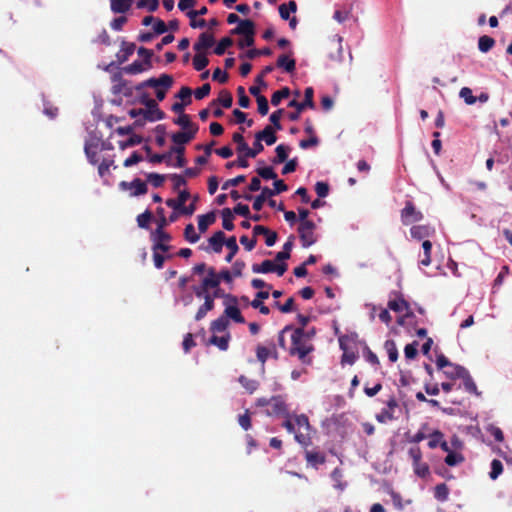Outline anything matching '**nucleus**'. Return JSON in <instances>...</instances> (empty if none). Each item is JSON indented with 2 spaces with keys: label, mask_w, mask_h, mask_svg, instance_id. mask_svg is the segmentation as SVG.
Instances as JSON below:
<instances>
[{
  "label": "nucleus",
  "mask_w": 512,
  "mask_h": 512,
  "mask_svg": "<svg viewBox=\"0 0 512 512\" xmlns=\"http://www.w3.org/2000/svg\"><path fill=\"white\" fill-rule=\"evenodd\" d=\"M314 350V344L304 338L303 329L295 328L292 325L290 344L287 348V353L289 356L297 357L298 360L304 365H311L313 360L310 354L314 352Z\"/></svg>",
  "instance_id": "nucleus-1"
},
{
  "label": "nucleus",
  "mask_w": 512,
  "mask_h": 512,
  "mask_svg": "<svg viewBox=\"0 0 512 512\" xmlns=\"http://www.w3.org/2000/svg\"><path fill=\"white\" fill-rule=\"evenodd\" d=\"M314 97V89L312 87H307L304 91V100L302 102H298L296 100H291L288 103V107H293L296 109L294 112H290L288 114V118L290 121H297L300 118V114L306 108L313 109L315 107V103L313 100Z\"/></svg>",
  "instance_id": "nucleus-2"
},
{
  "label": "nucleus",
  "mask_w": 512,
  "mask_h": 512,
  "mask_svg": "<svg viewBox=\"0 0 512 512\" xmlns=\"http://www.w3.org/2000/svg\"><path fill=\"white\" fill-rule=\"evenodd\" d=\"M297 231L303 248H308L318 241L314 222H305L303 225H299Z\"/></svg>",
  "instance_id": "nucleus-3"
},
{
  "label": "nucleus",
  "mask_w": 512,
  "mask_h": 512,
  "mask_svg": "<svg viewBox=\"0 0 512 512\" xmlns=\"http://www.w3.org/2000/svg\"><path fill=\"white\" fill-rule=\"evenodd\" d=\"M105 150V143L101 140V138L96 136H91L89 139L85 141L84 151L88 158V161L95 165L99 161L98 153L99 151Z\"/></svg>",
  "instance_id": "nucleus-4"
},
{
  "label": "nucleus",
  "mask_w": 512,
  "mask_h": 512,
  "mask_svg": "<svg viewBox=\"0 0 512 512\" xmlns=\"http://www.w3.org/2000/svg\"><path fill=\"white\" fill-rule=\"evenodd\" d=\"M238 299L236 296H233L231 294H227L225 296V310L223 313V316L226 317V319H232L236 323L243 324L245 323V319L241 314L240 309L237 306Z\"/></svg>",
  "instance_id": "nucleus-5"
},
{
  "label": "nucleus",
  "mask_w": 512,
  "mask_h": 512,
  "mask_svg": "<svg viewBox=\"0 0 512 512\" xmlns=\"http://www.w3.org/2000/svg\"><path fill=\"white\" fill-rule=\"evenodd\" d=\"M401 222L407 226L423 219V213L415 207L412 201H406L405 207L401 210Z\"/></svg>",
  "instance_id": "nucleus-6"
},
{
  "label": "nucleus",
  "mask_w": 512,
  "mask_h": 512,
  "mask_svg": "<svg viewBox=\"0 0 512 512\" xmlns=\"http://www.w3.org/2000/svg\"><path fill=\"white\" fill-rule=\"evenodd\" d=\"M172 237L164 230H155L151 233V241L153 242L152 250H159L163 253L168 252L171 246L168 244Z\"/></svg>",
  "instance_id": "nucleus-7"
},
{
  "label": "nucleus",
  "mask_w": 512,
  "mask_h": 512,
  "mask_svg": "<svg viewBox=\"0 0 512 512\" xmlns=\"http://www.w3.org/2000/svg\"><path fill=\"white\" fill-rule=\"evenodd\" d=\"M287 270V264H274L271 260H264L261 264H253L252 271L254 273H272L275 272L278 276H282Z\"/></svg>",
  "instance_id": "nucleus-8"
},
{
  "label": "nucleus",
  "mask_w": 512,
  "mask_h": 512,
  "mask_svg": "<svg viewBox=\"0 0 512 512\" xmlns=\"http://www.w3.org/2000/svg\"><path fill=\"white\" fill-rule=\"evenodd\" d=\"M270 409L267 410L268 415L274 416H289V409L286 404L285 398L281 395L272 396L269 398Z\"/></svg>",
  "instance_id": "nucleus-9"
},
{
  "label": "nucleus",
  "mask_w": 512,
  "mask_h": 512,
  "mask_svg": "<svg viewBox=\"0 0 512 512\" xmlns=\"http://www.w3.org/2000/svg\"><path fill=\"white\" fill-rule=\"evenodd\" d=\"M219 281L213 277V267L208 268V275L202 280V283L198 287H194L193 291L198 298H204L207 295V291L210 288H217Z\"/></svg>",
  "instance_id": "nucleus-10"
},
{
  "label": "nucleus",
  "mask_w": 512,
  "mask_h": 512,
  "mask_svg": "<svg viewBox=\"0 0 512 512\" xmlns=\"http://www.w3.org/2000/svg\"><path fill=\"white\" fill-rule=\"evenodd\" d=\"M119 186L122 190H130L131 196L144 195L148 190L147 184L140 178H135L131 182L122 181L120 182Z\"/></svg>",
  "instance_id": "nucleus-11"
},
{
  "label": "nucleus",
  "mask_w": 512,
  "mask_h": 512,
  "mask_svg": "<svg viewBox=\"0 0 512 512\" xmlns=\"http://www.w3.org/2000/svg\"><path fill=\"white\" fill-rule=\"evenodd\" d=\"M256 357L262 364H264L269 357L278 360L279 354L276 345L273 342H271L269 346L258 345L256 348Z\"/></svg>",
  "instance_id": "nucleus-12"
},
{
  "label": "nucleus",
  "mask_w": 512,
  "mask_h": 512,
  "mask_svg": "<svg viewBox=\"0 0 512 512\" xmlns=\"http://www.w3.org/2000/svg\"><path fill=\"white\" fill-rule=\"evenodd\" d=\"M388 308L394 312H403L404 310H408L409 303L404 299L402 293L392 291L388 301Z\"/></svg>",
  "instance_id": "nucleus-13"
},
{
  "label": "nucleus",
  "mask_w": 512,
  "mask_h": 512,
  "mask_svg": "<svg viewBox=\"0 0 512 512\" xmlns=\"http://www.w3.org/2000/svg\"><path fill=\"white\" fill-rule=\"evenodd\" d=\"M304 456L305 460L307 462L308 466H311L315 469H318V467L326 462V455L325 453L319 451V450H304Z\"/></svg>",
  "instance_id": "nucleus-14"
},
{
  "label": "nucleus",
  "mask_w": 512,
  "mask_h": 512,
  "mask_svg": "<svg viewBox=\"0 0 512 512\" xmlns=\"http://www.w3.org/2000/svg\"><path fill=\"white\" fill-rule=\"evenodd\" d=\"M198 129L199 127H193L188 131L176 132L171 135V140L176 145H185L195 138Z\"/></svg>",
  "instance_id": "nucleus-15"
},
{
  "label": "nucleus",
  "mask_w": 512,
  "mask_h": 512,
  "mask_svg": "<svg viewBox=\"0 0 512 512\" xmlns=\"http://www.w3.org/2000/svg\"><path fill=\"white\" fill-rule=\"evenodd\" d=\"M233 35L254 36L255 24L250 19L241 20L238 26L231 30Z\"/></svg>",
  "instance_id": "nucleus-16"
},
{
  "label": "nucleus",
  "mask_w": 512,
  "mask_h": 512,
  "mask_svg": "<svg viewBox=\"0 0 512 512\" xmlns=\"http://www.w3.org/2000/svg\"><path fill=\"white\" fill-rule=\"evenodd\" d=\"M435 229L429 225H414L410 229L413 239L422 240L434 235Z\"/></svg>",
  "instance_id": "nucleus-17"
},
{
  "label": "nucleus",
  "mask_w": 512,
  "mask_h": 512,
  "mask_svg": "<svg viewBox=\"0 0 512 512\" xmlns=\"http://www.w3.org/2000/svg\"><path fill=\"white\" fill-rule=\"evenodd\" d=\"M269 298V291H259L256 293L255 298L250 302V305L254 309H258L259 312L263 315H268L270 313V309L268 306L263 304V300Z\"/></svg>",
  "instance_id": "nucleus-18"
},
{
  "label": "nucleus",
  "mask_w": 512,
  "mask_h": 512,
  "mask_svg": "<svg viewBox=\"0 0 512 512\" xmlns=\"http://www.w3.org/2000/svg\"><path fill=\"white\" fill-rule=\"evenodd\" d=\"M249 92L254 97H256V101H257V104H258V113L260 115H262V116L267 115V113L269 111L268 100H267V98L265 96L260 94V88L259 87H255V86H251L249 88Z\"/></svg>",
  "instance_id": "nucleus-19"
},
{
  "label": "nucleus",
  "mask_w": 512,
  "mask_h": 512,
  "mask_svg": "<svg viewBox=\"0 0 512 512\" xmlns=\"http://www.w3.org/2000/svg\"><path fill=\"white\" fill-rule=\"evenodd\" d=\"M276 131L273 126H266L255 134V138L260 142L265 141L268 146H271L277 141Z\"/></svg>",
  "instance_id": "nucleus-20"
},
{
  "label": "nucleus",
  "mask_w": 512,
  "mask_h": 512,
  "mask_svg": "<svg viewBox=\"0 0 512 512\" xmlns=\"http://www.w3.org/2000/svg\"><path fill=\"white\" fill-rule=\"evenodd\" d=\"M215 39L212 34L203 32L200 34L198 41L194 44L193 48L196 52H201L213 46Z\"/></svg>",
  "instance_id": "nucleus-21"
},
{
  "label": "nucleus",
  "mask_w": 512,
  "mask_h": 512,
  "mask_svg": "<svg viewBox=\"0 0 512 512\" xmlns=\"http://www.w3.org/2000/svg\"><path fill=\"white\" fill-rule=\"evenodd\" d=\"M190 198L188 190L179 191L177 199H167L166 205L176 211H180L183 208L186 201Z\"/></svg>",
  "instance_id": "nucleus-22"
},
{
  "label": "nucleus",
  "mask_w": 512,
  "mask_h": 512,
  "mask_svg": "<svg viewBox=\"0 0 512 512\" xmlns=\"http://www.w3.org/2000/svg\"><path fill=\"white\" fill-rule=\"evenodd\" d=\"M169 85V78L167 77H151L141 83H139L135 89L136 91H141L145 87L158 88L159 86H167Z\"/></svg>",
  "instance_id": "nucleus-23"
},
{
  "label": "nucleus",
  "mask_w": 512,
  "mask_h": 512,
  "mask_svg": "<svg viewBox=\"0 0 512 512\" xmlns=\"http://www.w3.org/2000/svg\"><path fill=\"white\" fill-rule=\"evenodd\" d=\"M214 308V297L211 294H207L204 296V303L199 307L198 311L195 315V320L200 321L203 319L208 311H211Z\"/></svg>",
  "instance_id": "nucleus-24"
},
{
  "label": "nucleus",
  "mask_w": 512,
  "mask_h": 512,
  "mask_svg": "<svg viewBox=\"0 0 512 512\" xmlns=\"http://www.w3.org/2000/svg\"><path fill=\"white\" fill-rule=\"evenodd\" d=\"M231 339L230 333H226L223 336L212 335L208 340V344L217 346L220 350L226 351L229 347V341Z\"/></svg>",
  "instance_id": "nucleus-25"
},
{
  "label": "nucleus",
  "mask_w": 512,
  "mask_h": 512,
  "mask_svg": "<svg viewBox=\"0 0 512 512\" xmlns=\"http://www.w3.org/2000/svg\"><path fill=\"white\" fill-rule=\"evenodd\" d=\"M225 234L222 231L215 232L210 238H209V244L212 247V250L215 253H220L222 251V247L225 244Z\"/></svg>",
  "instance_id": "nucleus-26"
},
{
  "label": "nucleus",
  "mask_w": 512,
  "mask_h": 512,
  "mask_svg": "<svg viewBox=\"0 0 512 512\" xmlns=\"http://www.w3.org/2000/svg\"><path fill=\"white\" fill-rule=\"evenodd\" d=\"M273 196L272 189L268 187H264L261 190V194L256 196L253 202V209L256 211H260L268 198Z\"/></svg>",
  "instance_id": "nucleus-27"
},
{
  "label": "nucleus",
  "mask_w": 512,
  "mask_h": 512,
  "mask_svg": "<svg viewBox=\"0 0 512 512\" xmlns=\"http://www.w3.org/2000/svg\"><path fill=\"white\" fill-rule=\"evenodd\" d=\"M277 67L284 69L287 73L294 72L296 61L287 55H280L277 59Z\"/></svg>",
  "instance_id": "nucleus-28"
},
{
  "label": "nucleus",
  "mask_w": 512,
  "mask_h": 512,
  "mask_svg": "<svg viewBox=\"0 0 512 512\" xmlns=\"http://www.w3.org/2000/svg\"><path fill=\"white\" fill-rule=\"evenodd\" d=\"M216 220L214 212H209L204 215L198 216V229L201 233H204L208 227L213 224Z\"/></svg>",
  "instance_id": "nucleus-29"
},
{
  "label": "nucleus",
  "mask_w": 512,
  "mask_h": 512,
  "mask_svg": "<svg viewBox=\"0 0 512 512\" xmlns=\"http://www.w3.org/2000/svg\"><path fill=\"white\" fill-rule=\"evenodd\" d=\"M136 46L134 43L122 41L121 51L117 55L120 63H124L134 53Z\"/></svg>",
  "instance_id": "nucleus-30"
},
{
  "label": "nucleus",
  "mask_w": 512,
  "mask_h": 512,
  "mask_svg": "<svg viewBox=\"0 0 512 512\" xmlns=\"http://www.w3.org/2000/svg\"><path fill=\"white\" fill-rule=\"evenodd\" d=\"M467 369L463 366L451 363L444 371L445 375L451 379H457L463 377Z\"/></svg>",
  "instance_id": "nucleus-31"
},
{
  "label": "nucleus",
  "mask_w": 512,
  "mask_h": 512,
  "mask_svg": "<svg viewBox=\"0 0 512 512\" xmlns=\"http://www.w3.org/2000/svg\"><path fill=\"white\" fill-rule=\"evenodd\" d=\"M229 320L223 315L211 322L210 330L215 333L225 332L228 328Z\"/></svg>",
  "instance_id": "nucleus-32"
},
{
  "label": "nucleus",
  "mask_w": 512,
  "mask_h": 512,
  "mask_svg": "<svg viewBox=\"0 0 512 512\" xmlns=\"http://www.w3.org/2000/svg\"><path fill=\"white\" fill-rule=\"evenodd\" d=\"M165 118V113L157 105L155 108H147L144 112V119L150 122L162 120Z\"/></svg>",
  "instance_id": "nucleus-33"
},
{
  "label": "nucleus",
  "mask_w": 512,
  "mask_h": 512,
  "mask_svg": "<svg viewBox=\"0 0 512 512\" xmlns=\"http://www.w3.org/2000/svg\"><path fill=\"white\" fill-rule=\"evenodd\" d=\"M110 2L114 13H125L130 9L133 0H110Z\"/></svg>",
  "instance_id": "nucleus-34"
},
{
  "label": "nucleus",
  "mask_w": 512,
  "mask_h": 512,
  "mask_svg": "<svg viewBox=\"0 0 512 512\" xmlns=\"http://www.w3.org/2000/svg\"><path fill=\"white\" fill-rule=\"evenodd\" d=\"M290 147L289 146H286L284 144H279L276 148H275V152H276V156L275 158L272 160V162L274 164H280V163H283L287 160L288 158V154L290 152Z\"/></svg>",
  "instance_id": "nucleus-35"
},
{
  "label": "nucleus",
  "mask_w": 512,
  "mask_h": 512,
  "mask_svg": "<svg viewBox=\"0 0 512 512\" xmlns=\"http://www.w3.org/2000/svg\"><path fill=\"white\" fill-rule=\"evenodd\" d=\"M221 216L223 228L227 231H232L235 228L233 223L234 216L232 210L230 208H224L221 211Z\"/></svg>",
  "instance_id": "nucleus-36"
},
{
  "label": "nucleus",
  "mask_w": 512,
  "mask_h": 512,
  "mask_svg": "<svg viewBox=\"0 0 512 512\" xmlns=\"http://www.w3.org/2000/svg\"><path fill=\"white\" fill-rule=\"evenodd\" d=\"M339 344L340 348L343 350L341 362L343 364L347 363L353 365L356 362L358 355L353 351H349L344 342L342 341V339L339 340Z\"/></svg>",
  "instance_id": "nucleus-37"
},
{
  "label": "nucleus",
  "mask_w": 512,
  "mask_h": 512,
  "mask_svg": "<svg viewBox=\"0 0 512 512\" xmlns=\"http://www.w3.org/2000/svg\"><path fill=\"white\" fill-rule=\"evenodd\" d=\"M174 124L180 126L184 131H188L193 129V127H198L197 124L193 123L188 114L179 115L177 118L173 120Z\"/></svg>",
  "instance_id": "nucleus-38"
},
{
  "label": "nucleus",
  "mask_w": 512,
  "mask_h": 512,
  "mask_svg": "<svg viewBox=\"0 0 512 512\" xmlns=\"http://www.w3.org/2000/svg\"><path fill=\"white\" fill-rule=\"evenodd\" d=\"M461 379L463 380V385L467 392H469L471 394H475L477 396L480 395V392L478 391L477 386L468 370L463 375V377H461Z\"/></svg>",
  "instance_id": "nucleus-39"
},
{
  "label": "nucleus",
  "mask_w": 512,
  "mask_h": 512,
  "mask_svg": "<svg viewBox=\"0 0 512 512\" xmlns=\"http://www.w3.org/2000/svg\"><path fill=\"white\" fill-rule=\"evenodd\" d=\"M226 247L229 249V253L226 255L225 260L231 262L233 257L237 254L239 247L235 236L229 237L225 242Z\"/></svg>",
  "instance_id": "nucleus-40"
},
{
  "label": "nucleus",
  "mask_w": 512,
  "mask_h": 512,
  "mask_svg": "<svg viewBox=\"0 0 512 512\" xmlns=\"http://www.w3.org/2000/svg\"><path fill=\"white\" fill-rule=\"evenodd\" d=\"M423 256L420 259V264L423 266H429L431 264V251L432 243L429 240H424L422 243Z\"/></svg>",
  "instance_id": "nucleus-41"
},
{
  "label": "nucleus",
  "mask_w": 512,
  "mask_h": 512,
  "mask_svg": "<svg viewBox=\"0 0 512 512\" xmlns=\"http://www.w3.org/2000/svg\"><path fill=\"white\" fill-rule=\"evenodd\" d=\"M494 45H495V40L488 35H483L478 40V49L482 53L489 52L494 47Z\"/></svg>",
  "instance_id": "nucleus-42"
},
{
  "label": "nucleus",
  "mask_w": 512,
  "mask_h": 512,
  "mask_svg": "<svg viewBox=\"0 0 512 512\" xmlns=\"http://www.w3.org/2000/svg\"><path fill=\"white\" fill-rule=\"evenodd\" d=\"M159 77H167L169 78V85L167 84V86H159L158 88H155L156 91V98L158 101H163L166 97V93L167 91L172 87L173 85V77L169 74H166V73H163L161 74Z\"/></svg>",
  "instance_id": "nucleus-43"
},
{
  "label": "nucleus",
  "mask_w": 512,
  "mask_h": 512,
  "mask_svg": "<svg viewBox=\"0 0 512 512\" xmlns=\"http://www.w3.org/2000/svg\"><path fill=\"white\" fill-rule=\"evenodd\" d=\"M209 64V60L205 54L201 52H197L193 57V67L196 71H203L207 65Z\"/></svg>",
  "instance_id": "nucleus-44"
},
{
  "label": "nucleus",
  "mask_w": 512,
  "mask_h": 512,
  "mask_svg": "<svg viewBox=\"0 0 512 512\" xmlns=\"http://www.w3.org/2000/svg\"><path fill=\"white\" fill-rule=\"evenodd\" d=\"M213 104L215 103H219L221 104L224 108H230L232 106V103H233V97H232V94L227 91V90H222L220 93H219V97L217 100H214L212 102Z\"/></svg>",
  "instance_id": "nucleus-45"
},
{
  "label": "nucleus",
  "mask_w": 512,
  "mask_h": 512,
  "mask_svg": "<svg viewBox=\"0 0 512 512\" xmlns=\"http://www.w3.org/2000/svg\"><path fill=\"white\" fill-rule=\"evenodd\" d=\"M290 95V89L288 87H283L282 89L280 90H277L275 91L273 94H272V97H271V104L273 106H278L280 104V102L285 99V98H288Z\"/></svg>",
  "instance_id": "nucleus-46"
},
{
  "label": "nucleus",
  "mask_w": 512,
  "mask_h": 512,
  "mask_svg": "<svg viewBox=\"0 0 512 512\" xmlns=\"http://www.w3.org/2000/svg\"><path fill=\"white\" fill-rule=\"evenodd\" d=\"M449 496V488L445 483L436 485L434 489V497L439 501H446Z\"/></svg>",
  "instance_id": "nucleus-47"
},
{
  "label": "nucleus",
  "mask_w": 512,
  "mask_h": 512,
  "mask_svg": "<svg viewBox=\"0 0 512 512\" xmlns=\"http://www.w3.org/2000/svg\"><path fill=\"white\" fill-rule=\"evenodd\" d=\"M412 465H413L414 473L417 476H419L421 478H425L426 476L429 475V466L427 463L423 462L422 459L412 463Z\"/></svg>",
  "instance_id": "nucleus-48"
},
{
  "label": "nucleus",
  "mask_w": 512,
  "mask_h": 512,
  "mask_svg": "<svg viewBox=\"0 0 512 512\" xmlns=\"http://www.w3.org/2000/svg\"><path fill=\"white\" fill-rule=\"evenodd\" d=\"M238 381L249 393H253L259 386L258 381L249 379L244 375H241Z\"/></svg>",
  "instance_id": "nucleus-49"
},
{
  "label": "nucleus",
  "mask_w": 512,
  "mask_h": 512,
  "mask_svg": "<svg viewBox=\"0 0 512 512\" xmlns=\"http://www.w3.org/2000/svg\"><path fill=\"white\" fill-rule=\"evenodd\" d=\"M464 460L465 458L462 454L452 451L449 452V454H447L444 461L448 466L453 467L461 464L462 462H464Z\"/></svg>",
  "instance_id": "nucleus-50"
},
{
  "label": "nucleus",
  "mask_w": 512,
  "mask_h": 512,
  "mask_svg": "<svg viewBox=\"0 0 512 512\" xmlns=\"http://www.w3.org/2000/svg\"><path fill=\"white\" fill-rule=\"evenodd\" d=\"M295 440L307 449L312 444L311 431L295 433Z\"/></svg>",
  "instance_id": "nucleus-51"
},
{
  "label": "nucleus",
  "mask_w": 512,
  "mask_h": 512,
  "mask_svg": "<svg viewBox=\"0 0 512 512\" xmlns=\"http://www.w3.org/2000/svg\"><path fill=\"white\" fill-rule=\"evenodd\" d=\"M384 347L387 351L388 358L391 362H396L398 359V350L393 340H386Z\"/></svg>",
  "instance_id": "nucleus-52"
},
{
  "label": "nucleus",
  "mask_w": 512,
  "mask_h": 512,
  "mask_svg": "<svg viewBox=\"0 0 512 512\" xmlns=\"http://www.w3.org/2000/svg\"><path fill=\"white\" fill-rule=\"evenodd\" d=\"M233 45V40L230 37L222 38L216 47L214 48V53L216 55H223L227 48Z\"/></svg>",
  "instance_id": "nucleus-53"
},
{
  "label": "nucleus",
  "mask_w": 512,
  "mask_h": 512,
  "mask_svg": "<svg viewBox=\"0 0 512 512\" xmlns=\"http://www.w3.org/2000/svg\"><path fill=\"white\" fill-rule=\"evenodd\" d=\"M444 434L440 430H434L429 435L428 447L430 449H435L439 446L440 442L443 440Z\"/></svg>",
  "instance_id": "nucleus-54"
},
{
  "label": "nucleus",
  "mask_w": 512,
  "mask_h": 512,
  "mask_svg": "<svg viewBox=\"0 0 512 512\" xmlns=\"http://www.w3.org/2000/svg\"><path fill=\"white\" fill-rule=\"evenodd\" d=\"M459 97L462 98L467 105H473L477 101V98L473 96L472 90L469 87L461 88Z\"/></svg>",
  "instance_id": "nucleus-55"
},
{
  "label": "nucleus",
  "mask_w": 512,
  "mask_h": 512,
  "mask_svg": "<svg viewBox=\"0 0 512 512\" xmlns=\"http://www.w3.org/2000/svg\"><path fill=\"white\" fill-rule=\"evenodd\" d=\"M184 237L190 243H196L200 239L199 234L195 231L194 225L191 223L186 225L184 229Z\"/></svg>",
  "instance_id": "nucleus-56"
},
{
  "label": "nucleus",
  "mask_w": 512,
  "mask_h": 512,
  "mask_svg": "<svg viewBox=\"0 0 512 512\" xmlns=\"http://www.w3.org/2000/svg\"><path fill=\"white\" fill-rule=\"evenodd\" d=\"M503 472V464L498 459H493L491 462V471L489 473V476L492 480H496L499 475H501Z\"/></svg>",
  "instance_id": "nucleus-57"
},
{
  "label": "nucleus",
  "mask_w": 512,
  "mask_h": 512,
  "mask_svg": "<svg viewBox=\"0 0 512 512\" xmlns=\"http://www.w3.org/2000/svg\"><path fill=\"white\" fill-rule=\"evenodd\" d=\"M148 69L144 62L134 61L124 68V71L128 74H138Z\"/></svg>",
  "instance_id": "nucleus-58"
},
{
  "label": "nucleus",
  "mask_w": 512,
  "mask_h": 512,
  "mask_svg": "<svg viewBox=\"0 0 512 512\" xmlns=\"http://www.w3.org/2000/svg\"><path fill=\"white\" fill-rule=\"evenodd\" d=\"M292 325H286L279 333L277 337L278 345L280 348L287 352L288 346L286 345L285 336L291 334Z\"/></svg>",
  "instance_id": "nucleus-59"
},
{
  "label": "nucleus",
  "mask_w": 512,
  "mask_h": 512,
  "mask_svg": "<svg viewBox=\"0 0 512 512\" xmlns=\"http://www.w3.org/2000/svg\"><path fill=\"white\" fill-rule=\"evenodd\" d=\"M192 93L193 92L189 87L183 86V87H181L179 92L175 95V97L181 99V102L186 103V105H189L192 102V99H191Z\"/></svg>",
  "instance_id": "nucleus-60"
},
{
  "label": "nucleus",
  "mask_w": 512,
  "mask_h": 512,
  "mask_svg": "<svg viewBox=\"0 0 512 512\" xmlns=\"http://www.w3.org/2000/svg\"><path fill=\"white\" fill-rule=\"evenodd\" d=\"M256 172L258 174L259 177L265 179V180H271V179H276L277 178V174L275 173L274 169L272 167H262V168H257L256 169Z\"/></svg>",
  "instance_id": "nucleus-61"
},
{
  "label": "nucleus",
  "mask_w": 512,
  "mask_h": 512,
  "mask_svg": "<svg viewBox=\"0 0 512 512\" xmlns=\"http://www.w3.org/2000/svg\"><path fill=\"white\" fill-rule=\"evenodd\" d=\"M283 113H284V109H278L277 111L273 112L269 117V120L271 122L270 126H273L275 130L282 129L280 120H281Z\"/></svg>",
  "instance_id": "nucleus-62"
},
{
  "label": "nucleus",
  "mask_w": 512,
  "mask_h": 512,
  "mask_svg": "<svg viewBox=\"0 0 512 512\" xmlns=\"http://www.w3.org/2000/svg\"><path fill=\"white\" fill-rule=\"evenodd\" d=\"M152 219V213L149 210H146L142 214L137 216V224L140 228L148 229L149 222Z\"/></svg>",
  "instance_id": "nucleus-63"
},
{
  "label": "nucleus",
  "mask_w": 512,
  "mask_h": 512,
  "mask_svg": "<svg viewBox=\"0 0 512 512\" xmlns=\"http://www.w3.org/2000/svg\"><path fill=\"white\" fill-rule=\"evenodd\" d=\"M165 175L158 173H149L147 175V180L151 183V185L155 188H159L163 185L165 181Z\"/></svg>",
  "instance_id": "nucleus-64"
}]
</instances>
